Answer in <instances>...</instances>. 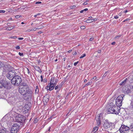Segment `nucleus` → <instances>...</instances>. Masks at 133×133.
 <instances>
[{
	"mask_svg": "<svg viewBox=\"0 0 133 133\" xmlns=\"http://www.w3.org/2000/svg\"><path fill=\"white\" fill-rule=\"evenodd\" d=\"M32 31V29H31V30L29 29V30H27L26 31L27 32H30V31Z\"/></svg>",
	"mask_w": 133,
	"mask_h": 133,
	"instance_id": "49",
	"label": "nucleus"
},
{
	"mask_svg": "<svg viewBox=\"0 0 133 133\" xmlns=\"http://www.w3.org/2000/svg\"><path fill=\"white\" fill-rule=\"evenodd\" d=\"M87 81V79H85V80H84V82H86Z\"/></svg>",
	"mask_w": 133,
	"mask_h": 133,
	"instance_id": "63",
	"label": "nucleus"
},
{
	"mask_svg": "<svg viewBox=\"0 0 133 133\" xmlns=\"http://www.w3.org/2000/svg\"><path fill=\"white\" fill-rule=\"evenodd\" d=\"M15 48L16 49H19L20 48V46H17Z\"/></svg>",
	"mask_w": 133,
	"mask_h": 133,
	"instance_id": "41",
	"label": "nucleus"
},
{
	"mask_svg": "<svg viewBox=\"0 0 133 133\" xmlns=\"http://www.w3.org/2000/svg\"><path fill=\"white\" fill-rule=\"evenodd\" d=\"M38 118H36L35 119L34 121V123H37L38 122Z\"/></svg>",
	"mask_w": 133,
	"mask_h": 133,
	"instance_id": "29",
	"label": "nucleus"
},
{
	"mask_svg": "<svg viewBox=\"0 0 133 133\" xmlns=\"http://www.w3.org/2000/svg\"><path fill=\"white\" fill-rule=\"evenodd\" d=\"M129 19H128V18H127V19H125L123 21V22H124L125 21H127L128 20H129Z\"/></svg>",
	"mask_w": 133,
	"mask_h": 133,
	"instance_id": "46",
	"label": "nucleus"
},
{
	"mask_svg": "<svg viewBox=\"0 0 133 133\" xmlns=\"http://www.w3.org/2000/svg\"><path fill=\"white\" fill-rule=\"evenodd\" d=\"M87 4V2H84L83 4V5H86Z\"/></svg>",
	"mask_w": 133,
	"mask_h": 133,
	"instance_id": "56",
	"label": "nucleus"
},
{
	"mask_svg": "<svg viewBox=\"0 0 133 133\" xmlns=\"http://www.w3.org/2000/svg\"><path fill=\"white\" fill-rule=\"evenodd\" d=\"M16 75V72L14 71H9L6 74V77L8 79L11 81Z\"/></svg>",
	"mask_w": 133,
	"mask_h": 133,
	"instance_id": "7",
	"label": "nucleus"
},
{
	"mask_svg": "<svg viewBox=\"0 0 133 133\" xmlns=\"http://www.w3.org/2000/svg\"><path fill=\"white\" fill-rule=\"evenodd\" d=\"M20 128V125L17 123L14 124L11 128V133H17Z\"/></svg>",
	"mask_w": 133,
	"mask_h": 133,
	"instance_id": "6",
	"label": "nucleus"
},
{
	"mask_svg": "<svg viewBox=\"0 0 133 133\" xmlns=\"http://www.w3.org/2000/svg\"><path fill=\"white\" fill-rule=\"evenodd\" d=\"M91 20H92L91 19L90 20V19H88L86 21V22L87 23H92V22H93V21H91Z\"/></svg>",
	"mask_w": 133,
	"mask_h": 133,
	"instance_id": "24",
	"label": "nucleus"
},
{
	"mask_svg": "<svg viewBox=\"0 0 133 133\" xmlns=\"http://www.w3.org/2000/svg\"><path fill=\"white\" fill-rule=\"evenodd\" d=\"M124 96V95L121 94L119 95L116 99V104L117 107H119L122 106V101Z\"/></svg>",
	"mask_w": 133,
	"mask_h": 133,
	"instance_id": "5",
	"label": "nucleus"
},
{
	"mask_svg": "<svg viewBox=\"0 0 133 133\" xmlns=\"http://www.w3.org/2000/svg\"><path fill=\"white\" fill-rule=\"evenodd\" d=\"M41 81L42 82L43 81V76L42 75H41Z\"/></svg>",
	"mask_w": 133,
	"mask_h": 133,
	"instance_id": "44",
	"label": "nucleus"
},
{
	"mask_svg": "<svg viewBox=\"0 0 133 133\" xmlns=\"http://www.w3.org/2000/svg\"><path fill=\"white\" fill-rule=\"evenodd\" d=\"M15 27V26H11L7 28H6V30H10L13 29Z\"/></svg>",
	"mask_w": 133,
	"mask_h": 133,
	"instance_id": "21",
	"label": "nucleus"
},
{
	"mask_svg": "<svg viewBox=\"0 0 133 133\" xmlns=\"http://www.w3.org/2000/svg\"><path fill=\"white\" fill-rule=\"evenodd\" d=\"M106 75H107L106 73L105 72L104 73V75L103 76V77H105L106 76Z\"/></svg>",
	"mask_w": 133,
	"mask_h": 133,
	"instance_id": "50",
	"label": "nucleus"
},
{
	"mask_svg": "<svg viewBox=\"0 0 133 133\" xmlns=\"http://www.w3.org/2000/svg\"><path fill=\"white\" fill-rule=\"evenodd\" d=\"M78 61H77L76 62H75L74 63V65L75 66H76L77 65V64L78 63Z\"/></svg>",
	"mask_w": 133,
	"mask_h": 133,
	"instance_id": "38",
	"label": "nucleus"
},
{
	"mask_svg": "<svg viewBox=\"0 0 133 133\" xmlns=\"http://www.w3.org/2000/svg\"><path fill=\"white\" fill-rule=\"evenodd\" d=\"M85 26H81V29H85Z\"/></svg>",
	"mask_w": 133,
	"mask_h": 133,
	"instance_id": "36",
	"label": "nucleus"
},
{
	"mask_svg": "<svg viewBox=\"0 0 133 133\" xmlns=\"http://www.w3.org/2000/svg\"><path fill=\"white\" fill-rule=\"evenodd\" d=\"M131 107V108H133V98L131 100V103H130Z\"/></svg>",
	"mask_w": 133,
	"mask_h": 133,
	"instance_id": "22",
	"label": "nucleus"
},
{
	"mask_svg": "<svg viewBox=\"0 0 133 133\" xmlns=\"http://www.w3.org/2000/svg\"><path fill=\"white\" fill-rule=\"evenodd\" d=\"M117 107L115 105H111L108 110L109 114H118L120 112V109H118Z\"/></svg>",
	"mask_w": 133,
	"mask_h": 133,
	"instance_id": "2",
	"label": "nucleus"
},
{
	"mask_svg": "<svg viewBox=\"0 0 133 133\" xmlns=\"http://www.w3.org/2000/svg\"><path fill=\"white\" fill-rule=\"evenodd\" d=\"M121 133H127L130 130L129 127L124 125H121L119 130Z\"/></svg>",
	"mask_w": 133,
	"mask_h": 133,
	"instance_id": "8",
	"label": "nucleus"
},
{
	"mask_svg": "<svg viewBox=\"0 0 133 133\" xmlns=\"http://www.w3.org/2000/svg\"><path fill=\"white\" fill-rule=\"evenodd\" d=\"M130 130L131 131L133 132V122L130 125L129 127Z\"/></svg>",
	"mask_w": 133,
	"mask_h": 133,
	"instance_id": "18",
	"label": "nucleus"
},
{
	"mask_svg": "<svg viewBox=\"0 0 133 133\" xmlns=\"http://www.w3.org/2000/svg\"><path fill=\"white\" fill-rule=\"evenodd\" d=\"M22 79L21 77L16 75L11 81V84L13 85L18 86L22 82Z\"/></svg>",
	"mask_w": 133,
	"mask_h": 133,
	"instance_id": "3",
	"label": "nucleus"
},
{
	"mask_svg": "<svg viewBox=\"0 0 133 133\" xmlns=\"http://www.w3.org/2000/svg\"><path fill=\"white\" fill-rule=\"evenodd\" d=\"M91 20H93L92 21L93 22V21H96L97 20V19L96 18H95V19H92Z\"/></svg>",
	"mask_w": 133,
	"mask_h": 133,
	"instance_id": "55",
	"label": "nucleus"
},
{
	"mask_svg": "<svg viewBox=\"0 0 133 133\" xmlns=\"http://www.w3.org/2000/svg\"><path fill=\"white\" fill-rule=\"evenodd\" d=\"M15 119L17 122L23 123L24 122L25 118L24 116L21 115H18L16 116Z\"/></svg>",
	"mask_w": 133,
	"mask_h": 133,
	"instance_id": "10",
	"label": "nucleus"
},
{
	"mask_svg": "<svg viewBox=\"0 0 133 133\" xmlns=\"http://www.w3.org/2000/svg\"><path fill=\"white\" fill-rule=\"evenodd\" d=\"M98 129V128L97 127H96L94 128L93 131L96 132Z\"/></svg>",
	"mask_w": 133,
	"mask_h": 133,
	"instance_id": "23",
	"label": "nucleus"
},
{
	"mask_svg": "<svg viewBox=\"0 0 133 133\" xmlns=\"http://www.w3.org/2000/svg\"><path fill=\"white\" fill-rule=\"evenodd\" d=\"M121 36H122V35H118L116 36L115 37V38H117V39L121 37Z\"/></svg>",
	"mask_w": 133,
	"mask_h": 133,
	"instance_id": "30",
	"label": "nucleus"
},
{
	"mask_svg": "<svg viewBox=\"0 0 133 133\" xmlns=\"http://www.w3.org/2000/svg\"><path fill=\"white\" fill-rule=\"evenodd\" d=\"M115 44V42H112L111 43V44L112 45H114Z\"/></svg>",
	"mask_w": 133,
	"mask_h": 133,
	"instance_id": "54",
	"label": "nucleus"
},
{
	"mask_svg": "<svg viewBox=\"0 0 133 133\" xmlns=\"http://www.w3.org/2000/svg\"><path fill=\"white\" fill-rule=\"evenodd\" d=\"M91 84V82H88L87 84H85L84 85V87H85L87 86H88L89 85H90Z\"/></svg>",
	"mask_w": 133,
	"mask_h": 133,
	"instance_id": "27",
	"label": "nucleus"
},
{
	"mask_svg": "<svg viewBox=\"0 0 133 133\" xmlns=\"http://www.w3.org/2000/svg\"><path fill=\"white\" fill-rule=\"evenodd\" d=\"M86 56V54H83L80 57H79V58H83V57H84Z\"/></svg>",
	"mask_w": 133,
	"mask_h": 133,
	"instance_id": "25",
	"label": "nucleus"
},
{
	"mask_svg": "<svg viewBox=\"0 0 133 133\" xmlns=\"http://www.w3.org/2000/svg\"><path fill=\"white\" fill-rule=\"evenodd\" d=\"M2 66V63L0 62V68H1Z\"/></svg>",
	"mask_w": 133,
	"mask_h": 133,
	"instance_id": "47",
	"label": "nucleus"
},
{
	"mask_svg": "<svg viewBox=\"0 0 133 133\" xmlns=\"http://www.w3.org/2000/svg\"><path fill=\"white\" fill-rule=\"evenodd\" d=\"M23 39H24V38L22 37L19 38H18V39L19 40H22Z\"/></svg>",
	"mask_w": 133,
	"mask_h": 133,
	"instance_id": "48",
	"label": "nucleus"
},
{
	"mask_svg": "<svg viewBox=\"0 0 133 133\" xmlns=\"http://www.w3.org/2000/svg\"><path fill=\"white\" fill-rule=\"evenodd\" d=\"M39 89H35V93L38 94L39 92Z\"/></svg>",
	"mask_w": 133,
	"mask_h": 133,
	"instance_id": "33",
	"label": "nucleus"
},
{
	"mask_svg": "<svg viewBox=\"0 0 133 133\" xmlns=\"http://www.w3.org/2000/svg\"><path fill=\"white\" fill-rule=\"evenodd\" d=\"M55 86V85L52 84H50V83L47 86L46 89L48 90L51 91L54 89V87Z\"/></svg>",
	"mask_w": 133,
	"mask_h": 133,
	"instance_id": "13",
	"label": "nucleus"
},
{
	"mask_svg": "<svg viewBox=\"0 0 133 133\" xmlns=\"http://www.w3.org/2000/svg\"><path fill=\"white\" fill-rule=\"evenodd\" d=\"M11 38H13V39H16L17 38V37L16 36H11L10 37Z\"/></svg>",
	"mask_w": 133,
	"mask_h": 133,
	"instance_id": "35",
	"label": "nucleus"
},
{
	"mask_svg": "<svg viewBox=\"0 0 133 133\" xmlns=\"http://www.w3.org/2000/svg\"><path fill=\"white\" fill-rule=\"evenodd\" d=\"M19 92L22 95L27 97L28 98H31L33 91L32 90L29 88L25 89L22 88L19 90Z\"/></svg>",
	"mask_w": 133,
	"mask_h": 133,
	"instance_id": "1",
	"label": "nucleus"
},
{
	"mask_svg": "<svg viewBox=\"0 0 133 133\" xmlns=\"http://www.w3.org/2000/svg\"><path fill=\"white\" fill-rule=\"evenodd\" d=\"M6 129L5 128L4 129H1L0 130V133H6Z\"/></svg>",
	"mask_w": 133,
	"mask_h": 133,
	"instance_id": "19",
	"label": "nucleus"
},
{
	"mask_svg": "<svg viewBox=\"0 0 133 133\" xmlns=\"http://www.w3.org/2000/svg\"><path fill=\"white\" fill-rule=\"evenodd\" d=\"M88 10V9H87V8H86V9H84V10H81L80 12L81 13H83L84 11H87Z\"/></svg>",
	"mask_w": 133,
	"mask_h": 133,
	"instance_id": "26",
	"label": "nucleus"
},
{
	"mask_svg": "<svg viewBox=\"0 0 133 133\" xmlns=\"http://www.w3.org/2000/svg\"><path fill=\"white\" fill-rule=\"evenodd\" d=\"M123 92L126 94L130 93L131 92L130 89L128 88L127 85H124L122 89Z\"/></svg>",
	"mask_w": 133,
	"mask_h": 133,
	"instance_id": "11",
	"label": "nucleus"
},
{
	"mask_svg": "<svg viewBox=\"0 0 133 133\" xmlns=\"http://www.w3.org/2000/svg\"><path fill=\"white\" fill-rule=\"evenodd\" d=\"M114 18L115 19H117L118 18V16L117 15L116 16H114Z\"/></svg>",
	"mask_w": 133,
	"mask_h": 133,
	"instance_id": "45",
	"label": "nucleus"
},
{
	"mask_svg": "<svg viewBox=\"0 0 133 133\" xmlns=\"http://www.w3.org/2000/svg\"><path fill=\"white\" fill-rule=\"evenodd\" d=\"M43 28V26H42V27H41V28H34V29L33 30H32V31L33 30H34V31H35L36 30V29H41V28Z\"/></svg>",
	"mask_w": 133,
	"mask_h": 133,
	"instance_id": "28",
	"label": "nucleus"
},
{
	"mask_svg": "<svg viewBox=\"0 0 133 133\" xmlns=\"http://www.w3.org/2000/svg\"><path fill=\"white\" fill-rule=\"evenodd\" d=\"M37 15H34V17H37Z\"/></svg>",
	"mask_w": 133,
	"mask_h": 133,
	"instance_id": "62",
	"label": "nucleus"
},
{
	"mask_svg": "<svg viewBox=\"0 0 133 133\" xmlns=\"http://www.w3.org/2000/svg\"><path fill=\"white\" fill-rule=\"evenodd\" d=\"M72 51V50H70L69 51H68V52L69 53H70V52H71Z\"/></svg>",
	"mask_w": 133,
	"mask_h": 133,
	"instance_id": "61",
	"label": "nucleus"
},
{
	"mask_svg": "<svg viewBox=\"0 0 133 133\" xmlns=\"http://www.w3.org/2000/svg\"><path fill=\"white\" fill-rule=\"evenodd\" d=\"M94 38L93 37H91L90 39V41H92L94 39Z\"/></svg>",
	"mask_w": 133,
	"mask_h": 133,
	"instance_id": "34",
	"label": "nucleus"
},
{
	"mask_svg": "<svg viewBox=\"0 0 133 133\" xmlns=\"http://www.w3.org/2000/svg\"><path fill=\"white\" fill-rule=\"evenodd\" d=\"M76 7V6H75V5H74L73 6H71L70 7V8L71 9H74V8Z\"/></svg>",
	"mask_w": 133,
	"mask_h": 133,
	"instance_id": "40",
	"label": "nucleus"
},
{
	"mask_svg": "<svg viewBox=\"0 0 133 133\" xmlns=\"http://www.w3.org/2000/svg\"><path fill=\"white\" fill-rule=\"evenodd\" d=\"M67 131L66 130H65L63 131V133H67Z\"/></svg>",
	"mask_w": 133,
	"mask_h": 133,
	"instance_id": "53",
	"label": "nucleus"
},
{
	"mask_svg": "<svg viewBox=\"0 0 133 133\" xmlns=\"http://www.w3.org/2000/svg\"><path fill=\"white\" fill-rule=\"evenodd\" d=\"M35 3L36 4H40L42 3V2H36Z\"/></svg>",
	"mask_w": 133,
	"mask_h": 133,
	"instance_id": "42",
	"label": "nucleus"
},
{
	"mask_svg": "<svg viewBox=\"0 0 133 133\" xmlns=\"http://www.w3.org/2000/svg\"><path fill=\"white\" fill-rule=\"evenodd\" d=\"M22 86H23L22 88L27 89V88H29L28 84L25 83H23L21 84Z\"/></svg>",
	"mask_w": 133,
	"mask_h": 133,
	"instance_id": "16",
	"label": "nucleus"
},
{
	"mask_svg": "<svg viewBox=\"0 0 133 133\" xmlns=\"http://www.w3.org/2000/svg\"><path fill=\"white\" fill-rule=\"evenodd\" d=\"M46 79H44V82H46Z\"/></svg>",
	"mask_w": 133,
	"mask_h": 133,
	"instance_id": "58",
	"label": "nucleus"
},
{
	"mask_svg": "<svg viewBox=\"0 0 133 133\" xmlns=\"http://www.w3.org/2000/svg\"><path fill=\"white\" fill-rule=\"evenodd\" d=\"M98 53L100 54L101 52V50H99L97 51Z\"/></svg>",
	"mask_w": 133,
	"mask_h": 133,
	"instance_id": "51",
	"label": "nucleus"
},
{
	"mask_svg": "<svg viewBox=\"0 0 133 133\" xmlns=\"http://www.w3.org/2000/svg\"><path fill=\"white\" fill-rule=\"evenodd\" d=\"M50 128H51V127H49V129L48 130V131H49V132L50 131Z\"/></svg>",
	"mask_w": 133,
	"mask_h": 133,
	"instance_id": "59",
	"label": "nucleus"
},
{
	"mask_svg": "<svg viewBox=\"0 0 133 133\" xmlns=\"http://www.w3.org/2000/svg\"><path fill=\"white\" fill-rule=\"evenodd\" d=\"M27 106H28V105H25L24 106L25 108H26V110H25L24 111H23V112H25V113H26L27 112H28V110L29 109V107L27 108V109H26V107H27Z\"/></svg>",
	"mask_w": 133,
	"mask_h": 133,
	"instance_id": "20",
	"label": "nucleus"
},
{
	"mask_svg": "<svg viewBox=\"0 0 133 133\" xmlns=\"http://www.w3.org/2000/svg\"><path fill=\"white\" fill-rule=\"evenodd\" d=\"M8 83L6 81L3 80H0V88L3 87L5 88L8 89Z\"/></svg>",
	"mask_w": 133,
	"mask_h": 133,
	"instance_id": "9",
	"label": "nucleus"
},
{
	"mask_svg": "<svg viewBox=\"0 0 133 133\" xmlns=\"http://www.w3.org/2000/svg\"><path fill=\"white\" fill-rule=\"evenodd\" d=\"M128 82L127 78H126L124 80L121 82L119 83V85H126Z\"/></svg>",
	"mask_w": 133,
	"mask_h": 133,
	"instance_id": "14",
	"label": "nucleus"
},
{
	"mask_svg": "<svg viewBox=\"0 0 133 133\" xmlns=\"http://www.w3.org/2000/svg\"><path fill=\"white\" fill-rule=\"evenodd\" d=\"M5 12V11L3 10H0V13H4Z\"/></svg>",
	"mask_w": 133,
	"mask_h": 133,
	"instance_id": "39",
	"label": "nucleus"
},
{
	"mask_svg": "<svg viewBox=\"0 0 133 133\" xmlns=\"http://www.w3.org/2000/svg\"><path fill=\"white\" fill-rule=\"evenodd\" d=\"M41 14V13H39L37 14V16L40 15Z\"/></svg>",
	"mask_w": 133,
	"mask_h": 133,
	"instance_id": "60",
	"label": "nucleus"
},
{
	"mask_svg": "<svg viewBox=\"0 0 133 133\" xmlns=\"http://www.w3.org/2000/svg\"><path fill=\"white\" fill-rule=\"evenodd\" d=\"M103 126L105 130H111L115 128V126L114 123L109 122L108 121H106L104 122Z\"/></svg>",
	"mask_w": 133,
	"mask_h": 133,
	"instance_id": "4",
	"label": "nucleus"
},
{
	"mask_svg": "<svg viewBox=\"0 0 133 133\" xmlns=\"http://www.w3.org/2000/svg\"><path fill=\"white\" fill-rule=\"evenodd\" d=\"M21 15H16V16L15 17L16 18H19V17H21Z\"/></svg>",
	"mask_w": 133,
	"mask_h": 133,
	"instance_id": "32",
	"label": "nucleus"
},
{
	"mask_svg": "<svg viewBox=\"0 0 133 133\" xmlns=\"http://www.w3.org/2000/svg\"><path fill=\"white\" fill-rule=\"evenodd\" d=\"M27 71H28V74L29 75H31V74H30V71H29V69H28V68H27Z\"/></svg>",
	"mask_w": 133,
	"mask_h": 133,
	"instance_id": "31",
	"label": "nucleus"
},
{
	"mask_svg": "<svg viewBox=\"0 0 133 133\" xmlns=\"http://www.w3.org/2000/svg\"><path fill=\"white\" fill-rule=\"evenodd\" d=\"M97 79V77L96 76H95V77H94L93 78V79H94L96 80V79Z\"/></svg>",
	"mask_w": 133,
	"mask_h": 133,
	"instance_id": "52",
	"label": "nucleus"
},
{
	"mask_svg": "<svg viewBox=\"0 0 133 133\" xmlns=\"http://www.w3.org/2000/svg\"><path fill=\"white\" fill-rule=\"evenodd\" d=\"M77 54V52H75L74 54H73V55H76Z\"/></svg>",
	"mask_w": 133,
	"mask_h": 133,
	"instance_id": "57",
	"label": "nucleus"
},
{
	"mask_svg": "<svg viewBox=\"0 0 133 133\" xmlns=\"http://www.w3.org/2000/svg\"><path fill=\"white\" fill-rule=\"evenodd\" d=\"M59 86L58 85H57L55 87V90L57 89L58 88Z\"/></svg>",
	"mask_w": 133,
	"mask_h": 133,
	"instance_id": "43",
	"label": "nucleus"
},
{
	"mask_svg": "<svg viewBox=\"0 0 133 133\" xmlns=\"http://www.w3.org/2000/svg\"><path fill=\"white\" fill-rule=\"evenodd\" d=\"M103 115L102 113L100 114L98 116L96 117L95 119L97 121V124L98 125H99L101 123V119Z\"/></svg>",
	"mask_w": 133,
	"mask_h": 133,
	"instance_id": "12",
	"label": "nucleus"
},
{
	"mask_svg": "<svg viewBox=\"0 0 133 133\" xmlns=\"http://www.w3.org/2000/svg\"><path fill=\"white\" fill-rule=\"evenodd\" d=\"M50 83L56 86L57 83L56 81L54 79V78L52 77L50 79Z\"/></svg>",
	"mask_w": 133,
	"mask_h": 133,
	"instance_id": "15",
	"label": "nucleus"
},
{
	"mask_svg": "<svg viewBox=\"0 0 133 133\" xmlns=\"http://www.w3.org/2000/svg\"><path fill=\"white\" fill-rule=\"evenodd\" d=\"M127 12H128V11H127V10H125V11L124 12L125 13H127Z\"/></svg>",
	"mask_w": 133,
	"mask_h": 133,
	"instance_id": "64",
	"label": "nucleus"
},
{
	"mask_svg": "<svg viewBox=\"0 0 133 133\" xmlns=\"http://www.w3.org/2000/svg\"><path fill=\"white\" fill-rule=\"evenodd\" d=\"M35 69L36 70L40 73H41L42 72V71L41 70L40 67L39 66H36L35 68Z\"/></svg>",
	"mask_w": 133,
	"mask_h": 133,
	"instance_id": "17",
	"label": "nucleus"
},
{
	"mask_svg": "<svg viewBox=\"0 0 133 133\" xmlns=\"http://www.w3.org/2000/svg\"><path fill=\"white\" fill-rule=\"evenodd\" d=\"M18 54L20 56H23V53L20 52H19Z\"/></svg>",
	"mask_w": 133,
	"mask_h": 133,
	"instance_id": "37",
	"label": "nucleus"
}]
</instances>
